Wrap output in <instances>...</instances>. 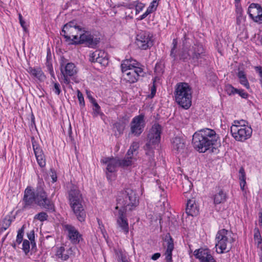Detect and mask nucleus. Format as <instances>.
Segmentation results:
<instances>
[{
  "label": "nucleus",
  "instance_id": "20e7f679",
  "mask_svg": "<svg viewBox=\"0 0 262 262\" xmlns=\"http://www.w3.org/2000/svg\"><path fill=\"white\" fill-rule=\"evenodd\" d=\"M117 205L115 207L116 210L119 208H122L125 211L128 208L129 210H133L138 205L139 200L135 191L127 188L120 191L117 198Z\"/></svg>",
  "mask_w": 262,
  "mask_h": 262
},
{
  "label": "nucleus",
  "instance_id": "72a5a7b5",
  "mask_svg": "<svg viewBox=\"0 0 262 262\" xmlns=\"http://www.w3.org/2000/svg\"><path fill=\"white\" fill-rule=\"evenodd\" d=\"M11 220L10 217H5L0 223V232L5 231L9 228L11 224Z\"/></svg>",
  "mask_w": 262,
  "mask_h": 262
},
{
  "label": "nucleus",
  "instance_id": "49530a36",
  "mask_svg": "<svg viewBox=\"0 0 262 262\" xmlns=\"http://www.w3.org/2000/svg\"><path fill=\"white\" fill-rule=\"evenodd\" d=\"M104 54H99V57L97 59L98 63L101 64L102 66H105L108 63V60L105 57H103V55Z\"/></svg>",
  "mask_w": 262,
  "mask_h": 262
},
{
  "label": "nucleus",
  "instance_id": "a878e982",
  "mask_svg": "<svg viewBox=\"0 0 262 262\" xmlns=\"http://www.w3.org/2000/svg\"><path fill=\"white\" fill-rule=\"evenodd\" d=\"M46 211L53 212L55 211V206L53 202L48 197V195L37 205Z\"/></svg>",
  "mask_w": 262,
  "mask_h": 262
},
{
  "label": "nucleus",
  "instance_id": "8fccbe9b",
  "mask_svg": "<svg viewBox=\"0 0 262 262\" xmlns=\"http://www.w3.org/2000/svg\"><path fill=\"white\" fill-rule=\"evenodd\" d=\"M246 123H247V122L245 120H235L233 122V123L232 124V126H248L247 125H246Z\"/></svg>",
  "mask_w": 262,
  "mask_h": 262
},
{
  "label": "nucleus",
  "instance_id": "0e129e2a",
  "mask_svg": "<svg viewBox=\"0 0 262 262\" xmlns=\"http://www.w3.org/2000/svg\"><path fill=\"white\" fill-rule=\"evenodd\" d=\"M160 256L161 254L160 253H156L152 255L151 258L154 260H156L160 257Z\"/></svg>",
  "mask_w": 262,
  "mask_h": 262
},
{
  "label": "nucleus",
  "instance_id": "f3484780",
  "mask_svg": "<svg viewBox=\"0 0 262 262\" xmlns=\"http://www.w3.org/2000/svg\"><path fill=\"white\" fill-rule=\"evenodd\" d=\"M136 43L142 50H146L152 45V41L148 32H142L137 36Z\"/></svg>",
  "mask_w": 262,
  "mask_h": 262
},
{
  "label": "nucleus",
  "instance_id": "cd10ccee",
  "mask_svg": "<svg viewBox=\"0 0 262 262\" xmlns=\"http://www.w3.org/2000/svg\"><path fill=\"white\" fill-rule=\"evenodd\" d=\"M140 63L133 58L125 59L122 62L121 68L123 69L141 68Z\"/></svg>",
  "mask_w": 262,
  "mask_h": 262
},
{
  "label": "nucleus",
  "instance_id": "393cba45",
  "mask_svg": "<svg viewBox=\"0 0 262 262\" xmlns=\"http://www.w3.org/2000/svg\"><path fill=\"white\" fill-rule=\"evenodd\" d=\"M72 248L66 249L64 247H60L57 251L56 255L62 260H67L70 256L72 254Z\"/></svg>",
  "mask_w": 262,
  "mask_h": 262
},
{
  "label": "nucleus",
  "instance_id": "473e14b6",
  "mask_svg": "<svg viewBox=\"0 0 262 262\" xmlns=\"http://www.w3.org/2000/svg\"><path fill=\"white\" fill-rule=\"evenodd\" d=\"M239 179L240 180V186L241 189L244 190V187L246 184V174L243 167H241L239 170Z\"/></svg>",
  "mask_w": 262,
  "mask_h": 262
},
{
  "label": "nucleus",
  "instance_id": "0eeeda50",
  "mask_svg": "<svg viewBox=\"0 0 262 262\" xmlns=\"http://www.w3.org/2000/svg\"><path fill=\"white\" fill-rule=\"evenodd\" d=\"M82 31V28L77 25L75 21H71L64 25L62 30V35L67 40H71L72 44L76 45L78 40V34Z\"/></svg>",
  "mask_w": 262,
  "mask_h": 262
},
{
  "label": "nucleus",
  "instance_id": "4c0bfd02",
  "mask_svg": "<svg viewBox=\"0 0 262 262\" xmlns=\"http://www.w3.org/2000/svg\"><path fill=\"white\" fill-rule=\"evenodd\" d=\"M91 102L93 103L94 108V116H97L100 113V107L98 104L96 102L95 99L93 97H91Z\"/></svg>",
  "mask_w": 262,
  "mask_h": 262
},
{
  "label": "nucleus",
  "instance_id": "de8ad7c7",
  "mask_svg": "<svg viewBox=\"0 0 262 262\" xmlns=\"http://www.w3.org/2000/svg\"><path fill=\"white\" fill-rule=\"evenodd\" d=\"M77 97L79 100V104L82 106H84L85 103L84 100V97L82 93L79 90L77 91Z\"/></svg>",
  "mask_w": 262,
  "mask_h": 262
},
{
  "label": "nucleus",
  "instance_id": "680f3d73",
  "mask_svg": "<svg viewBox=\"0 0 262 262\" xmlns=\"http://www.w3.org/2000/svg\"><path fill=\"white\" fill-rule=\"evenodd\" d=\"M170 56L173 59V60H176L177 58L176 49L171 48L170 51Z\"/></svg>",
  "mask_w": 262,
  "mask_h": 262
},
{
  "label": "nucleus",
  "instance_id": "5fc2aeb1",
  "mask_svg": "<svg viewBox=\"0 0 262 262\" xmlns=\"http://www.w3.org/2000/svg\"><path fill=\"white\" fill-rule=\"evenodd\" d=\"M150 91H151V93H150V95H149V97L152 98L155 96L156 93V86L155 80L153 81L152 85L151 86V88H150Z\"/></svg>",
  "mask_w": 262,
  "mask_h": 262
},
{
  "label": "nucleus",
  "instance_id": "9d476101",
  "mask_svg": "<svg viewBox=\"0 0 262 262\" xmlns=\"http://www.w3.org/2000/svg\"><path fill=\"white\" fill-rule=\"evenodd\" d=\"M172 152L178 156L184 157L187 152V145L186 140L183 137L176 136L170 140Z\"/></svg>",
  "mask_w": 262,
  "mask_h": 262
},
{
  "label": "nucleus",
  "instance_id": "f257e3e1",
  "mask_svg": "<svg viewBox=\"0 0 262 262\" xmlns=\"http://www.w3.org/2000/svg\"><path fill=\"white\" fill-rule=\"evenodd\" d=\"M219 139L213 129L206 128L195 132L192 137V143L199 152H205L211 149L213 152Z\"/></svg>",
  "mask_w": 262,
  "mask_h": 262
},
{
  "label": "nucleus",
  "instance_id": "ddd939ff",
  "mask_svg": "<svg viewBox=\"0 0 262 262\" xmlns=\"http://www.w3.org/2000/svg\"><path fill=\"white\" fill-rule=\"evenodd\" d=\"M124 80L129 83L137 82L140 77H143L144 73L142 68L121 69Z\"/></svg>",
  "mask_w": 262,
  "mask_h": 262
},
{
  "label": "nucleus",
  "instance_id": "052dcab7",
  "mask_svg": "<svg viewBox=\"0 0 262 262\" xmlns=\"http://www.w3.org/2000/svg\"><path fill=\"white\" fill-rule=\"evenodd\" d=\"M23 235H24L21 234V233H17L16 242L18 244H20L21 243L23 239Z\"/></svg>",
  "mask_w": 262,
  "mask_h": 262
},
{
  "label": "nucleus",
  "instance_id": "4468645a",
  "mask_svg": "<svg viewBox=\"0 0 262 262\" xmlns=\"http://www.w3.org/2000/svg\"><path fill=\"white\" fill-rule=\"evenodd\" d=\"M126 211L124 209H119L117 213H114L116 216L117 228L120 231L123 232L125 234L129 232V227L127 219L126 217Z\"/></svg>",
  "mask_w": 262,
  "mask_h": 262
},
{
  "label": "nucleus",
  "instance_id": "79ce46f5",
  "mask_svg": "<svg viewBox=\"0 0 262 262\" xmlns=\"http://www.w3.org/2000/svg\"><path fill=\"white\" fill-rule=\"evenodd\" d=\"M114 127L116 128L119 133L122 134L124 129V125L123 123L116 122L114 124Z\"/></svg>",
  "mask_w": 262,
  "mask_h": 262
},
{
  "label": "nucleus",
  "instance_id": "9b49d317",
  "mask_svg": "<svg viewBox=\"0 0 262 262\" xmlns=\"http://www.w3.org/2000/svg\"><path fill=\"white\" fill-rule=\"evenodd\" d=\"M145 126L144 115L142 114L135 116L130 123V132L129 135L139 137L143 133Z\"/></svg>",
  "mask_w": 262,
  "mask_h": 262
},
{
  "label": "nucleus",
  "instance_id": "bf43d9fd",
  "mask_svg": "<svg viewBox=\"0 0 262 262\" xmlns=\"http://www.w3.org/2000/svg\"><path fill=\"white\" fill-rule=\"evenodd\" d=\"M149 11H148L146 10V11L142 14L141 15L140 17H139L138 20H141L144 19L145 18H146L149 14H150L149 12Z\"/></svg>",
  "mask_w": 262,
  "mask_h": 262
},
{
  "label": "nucleus",
  "instance_id": "f704fd0d",
  "mask_svg": "<svg viewBox=\"0 0 262 262\" xmlns=\"http://www.w3.org/2000/svg\"><path fill=\"white\" fill-rule=\"evenodd\" d=\"M254 239L257 247H259V245L261 244L262 238L258 228H255L254 230Z\"/></svg>",
  "mask_w": 262,
  "mask_h": 262
},
{
  "label": "nucleus",
  "instance_id": "2f4dec72",
  "mask_svg": "<svg viewBox=\"0 0 262 262\" xmlns=\"http://www.w3.org/2000/svg\"><path fill=\"white\" fill-rule=\"evenodd\" d=\"M237 77L239 79L240 83L247 89H249L250 85L245 72L243 71H239L237 73Z\"/></svg>",
  "mask_w": 262,
  "mask_h": 262
},
{
  "label": "nucleus",
  "instance_id": "6e6552de",
  "mask_svg": "<svg viewBox=\"0 0 262 262\" xmlns=\"http://www.w3.org/2000/svg\"><path fill=\"white\" fill-rule=\"evenodd\" d=\"M191 63L194 66L202 64L206 60V49L203 45L196 41L190 49Z\"/></svg>",
  "mask_w": 262,
  "mask_h": 262
},
{
  "label": "nucleus",
  "instance_id": "aec40b11",
  "mask_svg": "<svg viewBox=\"0 0 262 262\" xmlns=\"http://www.w3.org/2000/svg\"><path fill=\"white\" fill-rule=\"evenodd\" d=\"M31 141L37 162L41 167H43L46 165V160L43 151L34 137L32 138Z\"/></svg>",
  "mask_w": 262,
  "mask_h": 262
},
{
  "label": "nucleus",
  "instance_id": "c756f323",
  "mask_svg": "<svg viewBox=\"0 0 262 262\" xmlns=\"http://www.w3.org/2000/svg\"><path fill=\"white\" fill-rule=\"evenodd\" d=\"M261 8L258 4L252 3L250 4L248 9V13L252 20L254 18V16H255L256 14L258 13L259 11H260Z\"/></svg>",
  "mask_w": 262,
  "mask_h": 262
},
{
  "label": "nucleus",
  "instance_id": "6ab92c4d",
  "mask_svg": "<svg viewBox=\"0 0 262 262\" xmlns=\"http://www.w3.org/2000/svg\"><path fill=\"white\" fill-rule=\"evenodd\" d=\"M194 255L200 262H216L208 249L200 248L195 250Z\"/></svg>",
  "mask_w": 262,
  "mask_h": 262
},
{
  "label": "nucleus",
  "instance_id": "b1692460",
  "mask_svg": "<svg viewBox=\"0 0 262 262\" xmlns=\"http://www.w3.org/2000/svg\"><path fill=\"white\" fill-rule=\"evenodd\" d=\"M186 213L188 215H190L192 216H196L198 215L199 213V209H198L195 203V200L189 199L187 201L186 208Z\"/></svg>",
  "mask_w": 262,
  "mask_h": 262
},
{
  "label": "nucleus",
  "instance_id": "39448f33",
  "mask_svg": "<svg viewBox=\"0 0 262 262\" xmlns=\"http://www.w3.org/2000/svg\"><path fill=\"white\" fill-rule=\"evenodd\" d=\"M176 102L185 109L189 108L191 105V88L186 83H180L177 85L174 91Z\"/></svg>",
  "mask_w": 262,
  "mask_h": 262
},
{
  "label": "nucleus",
  "instance_id": "58836bf2",
  "mask_svg": "<svg viewBox=\"0 0 262 262\" xmlns=\"http://www.w3.org/2000/svg\"><path fill=\"white\" fill-rule=\"evenodd\" d=\"M99 54H104V53L100 51H96L90 55V61L92 62H97Z\"/></svg>",
  "mask_w": 262,
  "mask_h": 262
},
{
  "label": "nucleus",
  "instance_id": "69168bd1",
  "mask_svg": "<svg viewBox=\"0 0 262 262\" xmlns=\"http://www.w3.org/2000/svg\"><path fill=\"white\" fill-rule=\"evenodd\" d=\"M242 12H240L238 14V15L236 17V23H237V24H238V25L240 24L241 21V19H242Z\"/></svg>",
  "mask_w": 262,
  "mask_h": 262
},
{
  "label": "nucleus",
  "instance_id": "412c9836",
  "mask_svg": "<svg viewBox=\"0 0 262 262\" xmlns=\"http://www.w3.org/2000/svg\"><path fill=\"white\" fill-rule=\"evenodd\" d=\"M101 162L107 165L106 170L111 173L116 171L117 168L119 166V159L117 158H104Z\"/></svg>",
  "mask_w": 262,
  "mask_h": 262
},
{
  "label": "nucleus",
  "instance_id": "4be33fe9",
  "mask_svg": "<svg viewBox=\"0 0 262 262\" xmlns=\"http://www.w3.org/2000/svg\"><path fill=\"white\" fill-rule=\"evenodd\" d=\"M184 40H183V46L181 51L179 53V56L180 59L184 61L187 62L189 60H190V62L191 63V53L190 52V50H187V39H188L186 34L184 36Z\"/></svg>",
  "mask_w": 262,
  "mask_h": 262
},
{
  "label": "nucleus",
  "instance_id": "7ed1b4c3",
  "mask_svg": "<svg viewBox=\"0 0 262 262\" xmlns=\"http://www.w3.org/2000/svg\"><path fill=\"white\" fill-rule=\"evenodd\" d=\"M162 132V127L157 123L154 124L148 131L146 142L143 149L146 155L149 157L150 161L154 158L155 150L160 142Z\"/></svg>",
  "mask_w": 262,
  "mask_h": 262
},
{
  "label": "nucleus",
  "instance_id": "bb28decb",
  "mask_svg": "<svg viewBox=\"0 0 262 262\" xmlns=\"http://www.w3.org/2000/svg\"><path fill=\"white\" fill-rule=\"evenodd\" d=\"M174 248L173 241L171 237L167 240V249L165 253V259L167 262H172V252Z\"/></svg>",
  "mask_w": 262,
  "mask_h": 262
},
{
  "label": "nucleus",
  "instance_id": "5701e85b",
  "mask_svg": "<svg viewBox=\"0 0 262 262\" xmlns=\"http://www.w3.org/2000/svg\"><path fill=\"white\" fill-rule=\"evenodd\" d=\"M43 183H39L36 191H34V195L35 198V204H39L47 195V193L43 189Z\"/></svg>",
  "mask_w": 262,
  "mask_h": 262
},
{
  "label": "nucleus",
  "instance_id": "ea45409f",
  "mask_svg": "<svg viewBox=\"0 0 262 262\" xmlns=\"http://www.w3.org/2000/svg\"><path fill=\"white\" fill-rule=\"evenodd\" d=\"M48 215L47 213L45 212H41L36 214L34 216V219L38 220L40 222H43L47 220Z\"/></svg>",
  "mask_w": 262,
  "mask_h": 262
},
{
  "label": "nucleus",
  "instance_id": "37998d69",
  "mask_svg": "<svg viewBox=\"0 0 262 262\" xmlns=\"http://www.w3.org/2000/svg\"><path fill=\"white\" fill-rule=\"evenodd\" d=\"M226 91L229 95H234L236 94L237 89L234 88L232 85L229 84L226 86Z\"/></svg>",
  "mask_w": 262,
  "mask_h": 262
},
{
  "label": "nucleus",
  "instance_id": "1a4fd4ad",
  "mask_svg": "<svg viewBox=\"0 0 262 262\" xmlns=\"http://www.w3.org/2000/svg\"><path fill=\"white\" fill-rule=\"evenodd\" d=\"M230 132L236 141L243 142L251 136L252 129L249 126H231Z\"/></svg>",
  "mask_w": 262,
  "mask_h": 262
},
{
  "label": "nucleus",
  "instance_id": "864d4df0",
  "mask_svg": "<svg viewBox=\"0 0 262 262\" xmlns=\"http://www.w3.org/2000/svg\"><path fill=\"white\" fill-rule=\"evenodd\" d=\"M256 72L258 74L260 79V82L262 84V67L256 66L254 68Z\"/></svg>",
  "mask_w": 262,
  "mask_h": 262
},
{
  "label": "nucleus",
  "instance_id": "09e8293b",
  "mask_svg": "<svg viewBox=\"0 0 262 262\" xmlns=\"http://www.w3.org/2000/svg\"><path fill=\"white\" fill-rule=\"evenodd\" d=\"M144 7V5L143 4L139 2L138 1H136V4L135 6L136 9V14H138L140 11H141L143 8Z\"/></svg>",
  "mask_w": 262,
  "mask_h": 262
},
{
  "label": "nucleus",
  "instance_id": "f03ea898",
  "mask_svg": "<svg viewBox=\"0 0 262 262\" xmlns=\"http://www.w3.org/2000/svg\"><path fill=\"white\" fill-rule=\"evenodd\" d=\"M68 193L69 204L74 214L79 222H84L86 213L82 204L83 200L77 186L71 184Z\"/></svg>",
  "mask_w": 262,
  "mask_h": 262
},
{
  "label": "nucleus",
  "instance_id": "f8f14e48",
  "mask_svg": "<svg viewBox=\"0 0 262 262\" xmlns=\"http://www.w3.org/2000/svg\"><path fill=\"white\" fill-rule=\"evenodd\" d=\"M84 32L80 34L76 45L84 44L90 48H96L100 42V37L95 34H91L88 31Z\"/></svg>",
  "mask_w": 262,
  "mask_h": 262
},
{
  "label": "nucleus",
  "instance_id": "c9c22d12",
  "mask_svg": "<svg viewBox=\"0 0 262 262\" xmlns=\"http://www.w3.org/2000/svg\"><path fill=\"white\" fill-rule=\"evenodd\" d=\"M207 79L210 82V84L214 85L216 83L217 77L214 73L209 72L207 74Z\"/></svg>",
  "mask_w": 262,
  "mask_h": 262
},
{
  "label": "nucleus",
  "instance_id": "603ef678",
  "mask_svg": "<svg viewBox=\"0 0 262 262\" xmlns=\"http://www.w3.org/2000/svg\"><path fill=\"white\" fill-rule=\"evenodd\" d=\"M236 94H238L243 98H247L248 96V93L245 92L243 90L237 89Z\"/></svg>",
  "mask_w": 262,
  "mask_h": 262
},
{
  "label": "nucleus",
  "instance_id": "a18cd8bd",
  "mask_svg": "<svg viewBox=\"0 0 262 262\" xmlns=\"http://www.w3.org/2000/svg\"><path fill=\"white\" fill-rule=\"evenodd\" d=\"M53 86L52 88L53 91L57 95H59L61 93L60 85L58 82H52Z\"/></svg>",
  "mask_w": 262,
  "mask_h": 262
},
{
  "label": "nucleus",
  "instance_id": "423d86ee",
  "mask_svg": "<svg viewBox=\"0 0 262 262\" xmlns=\"http://www.w3.org/2000/svg\"><path fill=\"white\" fill-rule=\"evenodd\" d=\"M229 236V231L225 229H222L217 232L215 237V247L217 253L222 254L229 251L231 248L230 246L228 249V246L231 243Z\"/></svg>",
  "mask_w": 262,
  "mask_h": 262
},
{
  "label": "nucleus",
  "instance_id": "7c9ffc66",
  "mask_svg": "<svg viewBox=\"0 0 262 262\" xmlns=\"http://www.w3.org/2000/svg\"><path fill=\"white\" fill-rule=\"evenodd\" d=\"M227 199V195L222 190H220L218 193L214 195V204L224 203Z\"/></svg>",
  "mask_w": 262,
  "mask_h": 262
},
{
  "label": "nucleus",
  "instance_id": "3c124183",
  "mask_svg": "<svg viewBox=\"0 0 262 262\" xmlns=\"http://www.w3.org/2000/svg\"><path fill=\"white\" fill-rule=\"evenodd\" d=\"M46 66L51 76L54 78H55L54 73L52 64L48 61L46 63Z\"/></svg>",
  "mask_w": 262,
  "mask_h": 262
},
{
  "label": "nucleus",
  "instance_id": "dca6fc26",
  "mask_svg": "<svg viewBox=\"0 0 262 262\" xmlns=\"http://www.w3.org/2000/svg\"><path fill=\"white\" fill-rule=\"evenodd\" d=\"M63 228L67 232L68 237L73 244L77 245L82 239V235L73 225L66 224L63 225Z\"/></svg>",
  "mask_w": 262,
  "mask_h": 262
},
{
  "label": "nucleus",
  "instance_id": "13d9d810",
  "mask_svg": "<svg viewBox=\"0 0 262 262\" xmlns=\"http://www.w3.org/2000/svg\"><path fill=\"white\" fill-rule=\"evenodd\" d=\"M136 4V1H135L131 3L126 4L125 5H124L123 6L128 9H133L134 7H135Z\"/></svg>",
  "mask_w": 262,
  "mask_h": 262
},
{
  "label": "nucleus",
  "instance_id": "6e6d98bb",
  "mask_svg": "<svg viewBox=\"0 0 262 262\" xmlns=\"http://www.w3.org/2000/svg\"><path fill=\"white\" fill-rule=\"evenodd\" d=\"M139 147V143L137 142H133L130 147L129 149H132V150L136 151L138 150V149Z\"/></svg>",
  "mask_w": 262,
  "mask_h": 262
},
{
  "label": "nucleus",
  "instance_id": "e2e57ef3",
  "mask_svg": "<svg viewBox=\"0 0 262 262\" xmlns=\"http://www.w3.org/2000/svg\"><path fill=\"white\" fill-rule=\"evenodd\" d=\"M27 236L30 242L34 240L35 238L34 231L32 230L29 233H28Z\"/></svg>",
  "mask_w": 262,
  "mask_h": 262
},
{
  "label": "nucleus",
  "instance_id": "338daca9",
  "mask_svg": "<svg viewBox=\"0 0 262 262\" xmlns=\"http://www.w3.org/2000/svg\"><path fill=\"white\" fill-rule=\"evenodd\" d=\"M135 152L134 151L130 149H129L127 152V154L126 155V157H127L128 158H130L131 159H133V153Z\"/></svg>",
  "mask_w": 262,
  "mask_h": 262
},
{
  "label": "nucleus",
  "instance_id": "c03bdc74",
  "mask_svg": "<svg viewBox=\"0 0 262 262\" xmlns=\"http://www.w3.org/2000/svg\"><path fill=\"white\" fill-rule=\"evenodd\" d=\"M253 20L257 23L262 24V8L259 11L258 13L254 16Z\"/></svg>",
  "mask_w": 262,
  "mask_h": 262
},
{
  "label": "nucleus",
  "instance_id": "a19ab883",
  "mask_svg": "<svg viewBox=\"0 0 262 262\" xmlns=\"http://www.w3.org/2000/svg\"><path fill=\"white\" fill-rule=\"evenodd\" d=\"M30 243L27 240L25 239L23 243V250L24 252L27 254L30 251Z\"/></svg>",
  "mask_w": 262,
  "mask_h": 262
},
{
  "label": "nucleus",
  "instance_id": "4d7b16f0",
  "mask_svg": "<svg viewBox=\"0 0 262 262\" xmlns=\"http://www.w3.org/2000/svg\"><path fill=\"white\" fill-rule=\"evenodd\" d=\"M19 23H20L21 26L23 27L24 31H26L27 27H26V26L25 25L26 23L24 20V19L23 18V16L20 14H19Z\"/></svg>",
  "mask_w": 262,
  "mask_h": 262
},
{
  "label": "nucleus",
  "instance_id": "2eb2a0df",
  "mask_svg": "<svg viewBox=\"0 0 262 262\" xmlns=\"http://www.w3.org/2000/svg\"><path fill=\"white\" fill-rule=\"evenodd\" d=\"M34 191L32 190L31 187H27L24 192L23 199L22 211H25L31 208L35 203Z\"/></svg>",
  "mask_w": 262,
  "mask_h": 262
},
{
  "label": "nucleus",
  "instance_id": "a211bd4d",
  "mask_svg": "<svg viewBox=\"0 0 262 262\" xmlns=\"http://www.w3.org/2000/svg\"><path fill=\"white\" fill-rule=\"evenodd\" d=\"M60 71L63 76V82L67 84L70 83L69 77H72L77 73L76 66L72 62L68 63L64 67L61 65Z\"/></svg>",
  "mask_w": 262,
  "mask_h": 262
},
{
  "label": "nucleus",
  "instance_id": "e433bc0d",
  "mask_svg": "<svg viewBox=\"0 0 262 262\" xmlns=\"http://www.w3.org/2000/svg\"><path fill=\"white\" fill-rule=\"evenodd\" d=\"M132 163V159L126 156L123 159H119V166L121 167H127L131 165Z\"/></svg>",
  "mask_w": 262,
  "mask_h": 262
},
{
  "label": "nucleus",
  "instance_id": "c85d7f7f",
  "mask_svg": "<svg viewBox=\"0 0 262 262\" xmlns=\"http://www.w3.org/2000/svg\"><path fill=\"white\" fill-rule=\"evenodd\" d=\"M28 72L40 81H43L46 76L40 68H33L29 67L27 70Z\"/></svg>",
  "mask_w": 262,
  "mask_h": 262
},
{
  "label": "nucleus",
  "instance_id": "774afa93",
  "mask_svg": "<svg viewBox=\"0 0 262 262\" xmlns=\"http://www.w3.org/2000/svg\"><path fill=\"white\" fill-rule=\"evenodd\" d=\"M259 224L262 227V210L259 213Z\"/></svg>",
  "mask_w": 262,
  "mask_h": 262
}]
</instances>
